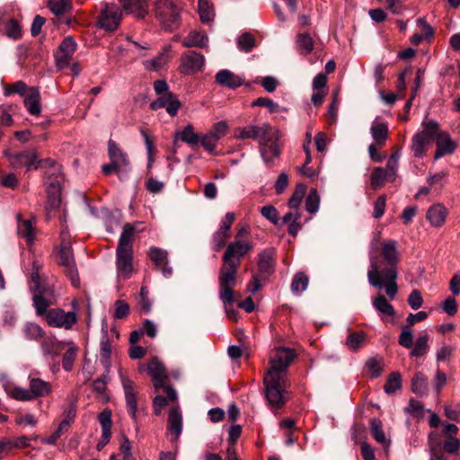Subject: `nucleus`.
<instances>
[{"instance_id":"1","label":"nucleus","mask_w":460,"mask_h":460,"mask_svg":"<svg viewBox=\"0 0 460 460\" xmlns=\"http://www.w3.org/2000/svg\"><path fill=\"white\" fill-rule=\"evenodd\" d=\"M369 269L367 279L369 285L377 289H385L390 300L394 299L398 292L397 265L400 254L397 250V242L386 240L382 243L380 254L371 252L369 254Z\"/></svg>"},{"instance_id":"2","label":"nucleus","mask_w":460,"mask_h":460,"mask_svg":"<svg viewBox=\"0 0 460 460\" xmlns=\"http://www.w3.org/2000/svg\"><path fill=\"white\" fill-rule=\"evenodd\" d=\"M296 357V350L279 347L270 359V368L263 379L265 397L272 411L281 409L287 402L286 375L290 363Z\"/></svg>"},{"instance_id":"3","label":"nucleus","mask_w":460,"mask_h":460,"mask_svg":"<svg viewBox=\"0 0 460 460\" xmlns=\"http://www.w3.org/2000/svg\"><path fill=\"white\" fill-rule=\"evenodd\" d=\"M253 250L250 241L234 239L229 243L222 256V266L219 270V297L224 305H231L234 301V287L236 284L237 270L242 258Z\"/></svg>"},{"instance_id":"4","label":"nucleus","mask_w":460,"mask_h":460,"mask_svg":"<svg viewBox=\"0 0 460 460\" xmlns=\"http://www.w3.org/2000/svg\"><path fill=\"white\" fill-rule=\"evenodd\" d=\"M135 227L130 224L124 226L116 249V268L119 278L128 279L135 272L133 265L132 237Z\"/></svg>"},{"instance_id":"5","label":"nucleus","mask_w":460,"mask_h":460,"mask_svg":"<svg viewBox=\"0 0 460 460\" xmlns=\"http://www.w3.org/2000/svg\"><path fill=\"white\" fill-rule=\"evenodd\" d=\"M155 14L166 31H172L180 26L181 10L172 0H157Z\"/></svg>"},{"instance_id":"6","label":"nucleus","mask_w":460,"mask_h":460,"mask_svg":"<svg viewBox=\"0 0 460 460\" xmlns=\"http://www.w3.org/2000/svg\"><path fill=\"white\" fill-rule=\"evenodd\" d=\"M421 132L413 136L411 149L415 157L420 158L426 155L427 147L438 134V123L434 120L424 121Z\"/></svg>"},{"instance_id":"7","label":"nucleus","mask_w":460,"mask_h":460,"mask_svg":"<svg viewBox=\"0 0 460 460\" xmlns=\"http://www.w3.org/2000/svg\"><path fill=\"white\" fill-rule=\"evenodd\" d=\"M57 263L62 268L63 273L71 281L74 287L80 284L79 274L72 247L56 248Z\"/></svg>"},{"instance_id":"8","label":"nucleus","mask_w":460,"mask_h":460,"mask_svg":"<svg viewBox=\"0 0 460 460\" xmlns=\"http://www.w3.org/2000/svg\"><path fill=\"white\" fill-rule=\"evenodd\" d=\"M31 292L33 293L32 302L36 314L43 316L46 314V310L56 304L57 296L54 287L41 283L38 288H34Z\"/></svg>"},{"instance_id":"9","label":"nucleus","mask_w":460,"mask_h":460,"mask_svg":"<svg viewBox=\"0 0 460 460\" xmlns=\"http://www.w3.org/2000/svg\"><path fill=\"white\" fill-rule=\"evenodd\" d=\"M279 135L276 128H273L266 137L261 138L259 143V149L261 158L267 165L273 164V159L280 155L281 150L279 145Z\"/></svg>"},{"instance_id":"10","label":"nucleus","mask_w":460,"mask_h":460,"mask_svg":"<svg viewBox=\"0 0 460 460\" xmlns=\"http://www.w3.org/2000/svg\"><path fill=\"white\" fill-rule=\"evenodd\" d=\"M122 18L121 9L115 4H103L97 24L106 31H113L118 29Z\"/></svg>"},{"instance_id":"11","label":"nucleus","mask_w":460,"mask_h":460,"mask_svg":"<svg viewBox=\"0 0 460 460\" xmlns=\"http://www.w3.org/2000/svg\"><path fill=\"white\" fill-rule=\"evenodd\" d=\"M45 316L47 323L51 327L63 328L70 330L77 322V317L74 312H65L60 308H49L46 310Z\"/></svg>"},{"instance_id":"12","label":"nucleus","mask_w":460,"mask_h":460,"mask_svg":"<svg viewBox=\"0 0 460 460\" xmlns=\"http://www.w3.org/2000/svg\"><path fill=\"white\" fill-rule=\"evenodd\" d=\"M54 178L47 180L46 192L47 204L46 210L48 214L51 211L58 210L61 203V180L62 176L53 173Z\"/></svg>"},{"instance_id":"13","label":"nucleus","mask_w":460,"mask_h":460,"mask_svg":"<svg viewBox=\"0 0 460 460\" xmlns=\"http://www.w3.org/2000/svg\"><path fill=\"white\" fill-rule=\"evenodd\" d=\"M76 50V42L71 36L66 37L58 46L55 54L56 66L58 69L69 66L73 55Z\"/></svg>"},{"instance_id":"14","label":"nucleus","mask_w":460,"mask_h":460,"mask_svg":"<svg viewBox=\"0 0 460 460\" xmlns=\"http://www.w3.org/2000/svg\"><path fill=\"white\" fill-rule=\"evenodd\" d=\"M273 128H274L269 123H263L261 126L251 124L245 127H239L234 129V137L242 140L254 139L260 142L261 139L266 137Z\"/></svg>"},{"instance_id":"15","label":"nucleus","mask_w":460,"mask_h":460,"mask_svg":"<svg viewBox=\"0 0 460 460\" xmlns=\"http://www.w3.org/2000/svg\"><path fill=\"white\" fill-rule=\"evenodd\" d=\"M180 60L181 72L185 75H193L201 71L205 64L204 56L193 50L183 52Z\"/></svg>"},{"instance_id":"16","label":"nucleus","mask_w":460,"mask_h":460,"mask_svg":"<svg viewBox=\"0 0 460 460\" xmlns=\"http://www.w3.org/2000/svg\"><path fill=\"white\" fill-rule=\"evenodd\" d=\"M5 156L8 158L10 165L14 169H21L25 167L30 171L31 166L35 164L39 158L38 153L35 149L24 150L17 153L5 152Z\"/></svg>"},{"instance_id":"17","label":"nucleus","mask_w":460,"mask_h":460,"mask_svg":"<svg viewBox=\"0 0 460 460\" xmlns=\"http://www.w3.org/2000/svg\"><path fill=\"white\" fill-rule=\"evenodd\" d=\"M181 102L172 93H166V94L159 95V97L150 103V109L156 111L162 108H165L167 113L172 117L178 113L181 108Z\"/></svg>"},{"instance_id":"18","label":"nucleus","mask_w":460,"mask_h":460,"mask_svg":"<svg viewBox=\"0 0 460 460\" xmlns=\"http://www.w3.org/2000/svg\"><path fill=\"white\" fill-rule=\"evenodd\" d=\"M98 420L102 427V436L97 442L96 449L101 451L110 442L111 438V411L109 409L103 410L99 413Z\"/></svg>"},{"instance_id":"19","label":"nucleus","mask_w":460,"mask_h":460,"mask_svg":"<svg viewBox=\"0 0 460 460\" xmlns=\"http://www.w3.org/2000/svg\"><path fill=\"white\" fill-rule=\"evenodd\" d=\"M147 372L151 376L153 380V385L155 390H158L164 385H166V380L168 379V375L164 366L158 361L156 358L152 359L147 364Z\"/></svg>"},{"instance_id":"20","label":"nucleus","mask_w":460,"mask_h":460,"mask_svg":"<svg viewBox=\"0 0 460 460\" xmlns=\"http://www.w3.org/2000/svg\"><path fill=\"white\" fill-rule=\"evenodd\" d=\"M275 256L276 252L273 248L265 249L258 254L259 275L268 278L273 272Z\"/></svg>"},{"instance_id":"21","label":"nucleus","mask_w":460,"mask_h":460,"mask_svg":"<svg viewBox=\"0 0 460 460\" xmlns=\"http://www.w3.org/2000/svg\"><path fill=\"white\" fill-rule=\"evenodd\" d=\"M437 150L434 158L439 159L440 157L450 155L455 152L456 144L452 141L450 136L447 132H440L438 129V134L435 136Z\"/></svg>"},{"instance_id":"22","label":"nucleus","mask_w":460,"mask_h":460,"mask_svg":"<svg viewBox=\"0 0 460 460\" xmlns=\"http://www.w3.org/2000/svg\"><path fill=\"white\" fill-rule=\"evenodd\" d=\"M126 13L134 15L137 19H144L148 14L146 0H119Z\"/></svg>"},{"instance_id":"23","label":"nucleus","mask_w":460,"mask_h":460,"mask_svg":"<svg viewBox=\"0 0 460 460\" xmlns=\"http://www.w3.org/2000/svg\"><path fill=\"white\" fill-rule=\"evenodd\" d=\"M122 386L125 392L127 408L129 415L135 419L137 410V394L135 392L134 382L128 377H122Z\"/></svg>"},{"instance_id":"24","label":"nucleus","mask_w":460,"mask_h":460,"mask_svg":"<svg viewBox=\"0 0 460 460\" xmlns=\"http://www.w3.org/2000/svg\"><path fill=\"white\" fill-rule=\"evenodd\" d=\"M163 394L156 395L153 400L154 413L158 416L161 414L163 408L168 404L169 402H176L178 399L177 393L172 385H164Z\"/></svg>"},{"instance_id":"25","label":"nucleus","mask_w":460,"mask_h":460,"mask_svg":"<svg viewBox=\"0 0 460 460\" xmlns=\"http://www.w3.org/2000/svg\"><path fill=\"white\" fill-rule=\"evenodd\" d=\"M23 104L31 115L38 116L40 114V93L38 87L29 88L27 93L24 95Z\"/></svg>"},{"instance_id":"26","label":"nucleus","mask_w":460,"mask_h":460,"mask_svg":"<svg viewBox=\"0 0 460 460\" xmlns=\"http://www.w3.org/2000/svg\"><path fill=\"white\" fill-rule=\"evenodd\" d=\"M167 430L173 436L172 441H177L182 430V418L179 406L172 407L169 411Z\"/></svg>"},{"instance_id":"27","label":"nucleus","mask_w":460,"mask_h":460,"mask_svg":"<svg viewBox=\"0 0 460 460\" xmlns=\"http://www.w3.org/2000/svg\"><path fill=\"white\" fill-rule=\"evenodd\" d=\"M108 152L111 162L116 164L123 172L126 171L129 165L128 155L111 139L108 142Z\"/></svg>"},{"instance_id":"28","label":"nucleus","mask_w":460,"mask_h":460,"mask_svg":"<svg viewBox=\"0 0 460 460\" xmlns=\"http://www.w3.org/2000/svg\"><path fill=\"white\" fill-rule=\"evenodd\" d=\"M216 83L221 86L235 89L243 84V79L227 69L220 70L215 77Z\"/></svg>"},{"instance_id":"29","label":"nucleus","mask_w":460,"mask_h":460,"mask_svg":"<svg viewBox=\"0 0 460 460\" xmlns=\"http://www.w3.org/2000/svg\"><path fill=\"white\" fill-rule=\"evenodd\" d=\"M113 351V346L107 330L102 329V335L100 341V361L102 365L109 370L111 367V358Z\"/></svg>"},{"instance_id":"30","label":"nucleus","mask_w":460,"mask_h":460,"mask_svg":"<svg viewBox=\"0 0 460 460\" xmlns=\"http://www.w3.org/2000/svg\"><path fill=\"white\" fill-rule=\"evenodd\" d=\"M29 387L33 400L38 397H45L52 393V385L39 377H29Z\"/></svg>"},{"instance_id":"31","label":"nucleus","mask_w":460,"mask_h":460,"mask_svg":"<svg viewBox=\"0 0 460 460\" xmlns=\"http://www.w3.org/2000/svg\"><path fill=\"white\" fill-rule=\"evenodd\" d=\"M208 37L205 32L199 31H191L182 40L181 44L185 48H208Z\"/></svg>"},{"instance_id":"32","label":"nucleus","mask_w":460,"mask_h":460,"mask_svg":"<svg viewBox=\"0 0 460 460\" xmlns=\"http://www.w3.org/2000/svg\"><path fill=\"white\" fill-rule=\"evenodd\" d=\"M370 133L374 139V143L379 147H383L388 139V125L385 122L373 123L370 128Z\"/></svg>"},{"instance_id":"33","label":"nucleus","mask_w":460,"mask_h":460,"mask_svg":"<svg viewBox=\"0 0 460 460\" xmlns=\"http://www.w3.org/2000/svg\"><path fill=\"white\" fill-rule=\"evenodd\" d=\"M41 349L44 355L56 358L63 350V344L57 341L55 337L44 336L41 341Z\"/></svg>"},{"instance_id":"34","label":"nucleus","mask_w":460,"mask_h":460,"mask_svg":"<svg viewBox=\"0 0 460 460\" xmlns=\"http://www.w3.org/2000/svg\"><path fill=\"white\" fill-rule=\"evenodd\" d=\"M177 140L187 143L190 146H195L199 142V135L194 132L191 124H188L181 131H176L174 134V144Z\"/></svg>"},{"instance_id":"35","label":"nucleus","mask_w":460,"mask_h":460,"mask_svg":"<svg viewBox=\"0 0 460 460\" xmlns=\"http://www.w3.org/2000/svg\"><path fill=\"white\" fill-rule=\"evenodd\" d=\"M447 217V209L441 204L430 207L427 212V218L433 226H441Z\"/></svg>"},{"instance_id":"36","label":"nucleus","mask_w":460,"mask_h":460,"mask_svg":"<svg viewBox=\"0 0 460 460\" xmlns=\"http://www.w3.org/2000/svg\"><path fill=\"white\" fill-rule=\"evenodd\" d=\"M34 167H35V169L49 168V170H51V172L48 171L45 172V174L48 177V180H49V177H51V179L54 178L53 173L62 176L59 165L58 164V163L55 160H53L51 158H45V159H40V160L37 159V161L34 164Z\"/></svg>"},{"instance_id":"37","label":"nucleus","mask_w":460,"mask_h":460,"mask_svg":"<svg viewBox=\"0 0 460 460\" xmlns=\"http://www.w3.org/2000/svg\"><path fill=\"white\" fill-rule=\"evenodd\" d=\"M373 306L384 315L393 316L395 314L394 306L387 301L385 296L381 294L373 300Z\"/></svg>"},{"instance_id":"38","label":"nucleus","mask_w":460,"mask_h":460,"mask_svg":"<svg viewBox=\"0 0 460 460\" xmlns=\"http://www.w3.org/2000/svg\"><path fill=\"white\" fill-rule=\"evenodd\" d=\"M22 332L26 337V339L30 341H40L43 339L45 336V332L43 329L35 323H27L24 324L22 328Z\"/></svg>"},{"instance_id":"39","label":"nucleus","mask_w":460,"mask_h":460,"mask_svg":"<svg viewBox=\"0 0 460 460\" xmlns=\"http://www.w3.org/2000/svg\"><path fill=\"white\" fill-rule=\"evenodd\" d=\"M428 390V378L421 372L414 374L411 379V391L419 395L425 394Z\"/></svg>"},{"instance_id":"40","label":"nucleus","mask_w":460,"mask_h":460,"mask_svg":"<svg viewBox=\"0 0 460 460\" xmlns=\"http://www.w3.org/2000/svg\"><path fill=\"white\" fill-rule=\"evenodd\" d=\"M17 233L19 236L25 239L27 244L34 241L35 234L31 220H24L18 225Z\"/></svg>"},{"instance_id":"41","label":"nucleus","mask_w":460,"mask_h":460,"mask_svg":"<svg viewBox=\"0 0 460 460\" xmlns=\"http://www.w3.org/2000/svg\"><path fill=\"white\" fill-rule=\"evenodd\" d=\"M429 336L427 333L418 337L414 345L411 347V356L416 358L424 356L429 348Z\"/></svg>"},{"instance_id":"42","label":"nucleus","mask_w":460,"mask_h":460,"mask_svg":"<svg viewBox=\"0 0 460 460\" xmlns=\"http://www.w3.org/2000/svg\"><path fill=\"white\" fill-rule=\"evenodd\" d=\"M169 61V49H164L161 53L150 60L145 62V66L148 70H158L166 65Z\"/></svg>"},{"instance_id":"43","label":"nucleus","mask_w":460,"mask_h":460,"mask_svg":"<svg viewBox=\"0 0 460 460\" xmlns=\"http://www.w3.org/2000/svg\"><path fill=\"white\" fill-rule=\"evenodd\" d=\"M296 46L303 55H308L314 49V40L308 33H299L296 36Z\"/></svg>"},{"instance_id":"44","label":"nucleus","mask_w":460,"mask_h":460,"mask_svg":"<svg viewBox=\"0 0 460 460\" xmlns=\"http://www.w3.org/2000/svg\"><path fill=\"white\" fill-rule=\"evenodd\" d=\"M402 388V376L399 372H393L389 375L384 390L387 394H393Z\"/></svg>"},{"instance_id":"45","label":"nucleus","mask_w":460,"mask_h":460,"mask_svg":"<svg viewBox=\"0 0 460 460\" xmlns=\"http://www.w3.org/2000/svg\"><path fill=\"white\" fill-rule=\"evenodd\" d=\"M198 6L200 21L204 23L212 22L215 17V12L208 0H199Z\"/></svg>"},{"instance_id":"46","label":"nucleus","mask_w":460,"mask_h":460,"mask_svg":"<svg viewBox=\"0 0 460 460\" xmlns=\"http://www.w3.org/2000/svg\"><path fill=\"white\" fill-rule=\"evenodd\" d=\"M309 284V279L305 272H297L292 280L291 290L295 294H300L305 291Z\"/></svg>"},{"instance_id":"47","label":"nucleus","mask_w":460,"mask_h":460,"mask_svg":"<svg viewBox=\"0 0 460 460\" xmlns=\"http://www.w3.org/2000/svg\"><path fill=\"white\" fill-rule=\"evenodd\" d=\"M306 191V186L303 183H298L289 199L288 205L292 210H298L302 202L303 198L305 197Z\"/></svg>"},{"instance_id":"48","label":"nucleus","mask_w":460,"mask_h":460,"mask_svg":"<svg viewBox=\"0 0 460 460\" xmlns=\"http://www.w3.org/2000/svg\"><path fill=\"white\" fill-rule=\"evenodd\" d=\"M48 6L57 16L62 15L72 9L71 0H49Z\"/></svg>"},{"instance_id":"49","label":"nucleus","mask_w":460,"mask_h":460,"mask_svg":"<svg viewBox=\"0 0 460 460\" xmlns=\"http://www.w3.org/2000/svg\"><path fill=\"white\" fill-rule=\"evenodd\" d=\"M237 47L243 52H251L255 47V38L250 32L241 34L237 39Z\"/></svg>"},{"instance_id":"50","label":"nucleus","mask_w":460,"mask_h":460,"mask_svg":"<svg viewBox=\"0 0 460 460\" xmlns=\"http://www.w3.org/2000/svg\"><path fill=\"white\" fill-rule=\"evenodd\" d=\"M366 337L364 332H350L346 339V345L351 350H358L364 343Z\"/></svg>"},{"instance_id":"51","label":"nucleus","mask_w":460,"mask_h":460,"mask_svg":"<svg viewBox=\"0 0 460 460\" xmlns=\"http://www.w3.org/2000/svg\"><path fill=\"white\" fill-rule=\"evenodd\" d=\"M387 177L389 174L384 168L376 167L371 172L370 184L373 189H378L384 185Z\"/></svg>"},{"instance_id":"52","label":"nucleus","mask_w":460,"mask_h":460,"mask_svg":"<svg viewBox=\"0 0 460 460\" xmlns=\"http://www.w3.org/2000/svg\"><path fill=\"white\" fill-rule=\"evenodd\" d=\"M149 258L158 268L162 265L168 264V253L165 250L151 247L149 251Z\"/></svg>"},{"instance_id":"53","label":"nucleus","mask_w":460,"mask_h":460,"mask_svg":"<svg viewBox=\"0 0 460 460\" xmlns=\"http://www.w3.org/2000/svg\"><path fill=\"white\" fill-rule=\"evenodd\" d=\"M29 88L23 81H16L13 84H7L4 85V94L9 96L11 94L25 95Z\"/></svg>"},{"instance_id":"54","label":"nucleus","mask_w":460,"mask_h":460,"mask_svg":"<svg viewBox=\"0 0 460 460\" xmlns=\"http://www.w3.org/2000/svg\"><path fill=\"white\" fill-rule=\"evenodd\" d=\"M137 304L142 312L147 314L151 311L152 303L149 299V290L146 287H141Z\"/></svg>"},{"instance_id":"55","label":"nucleus","mask_w":460,"mask_h":460,"mask_svg":"<svg viewBox=\"0 0 460 460\" xmlns=\"http://www.w3.org/2000/svg\"><path fill=\"white\" fill-rule=\"evenodd\" d=\"M319 203L320 197L317 190L315 189H311L305 199L306 210L311 214L315 213L319 208Z\"/></svg>"},{"instance_id":"56","label":"nucleus","mask_w":460,"mask_h":460,"mask_svg":"<svg viewBox=\"0 0 460 460\" xmlns=\"http://www.w3.org/2000/svg\"><path fill=\"white\" fill-rule=\"evenodd\" d=\"M5 34L7 37L19 40L22 38V26L18 21L11 19L7 22L5 26Z\"/></svg>"},{"instance_id":"57","label":"nucleus","mask_w":460,"mask_h":460,"mask_svg":"<svg viewBox=\"0 0 460 460\" xmlns=\"http://www.w3.org/2000/svg\"><path fill=\"white\" fill-rule=\"evenodd\" d=\"M398 343L407 349L413 346V334L410 326L404 325L399 335Z\"/></svg>"},{"instance_id":"58","label":"nucleus","mask_w":460,"mask_h":460,"mask_svg":"<svg viewBox=\"0 0 460 460\" xmlns=\"http://www.w3.org/2000/svg\"><path fill=\"white\" fill-rule=\"evenodd\" d=\"M231 234L223 231L217 230L214 233L212 237L213 249L216 252H219L226 243Z\"/></svg>"},{"instance_id":"59","label":"nucleus","mask_w":460,"mask_h":460,"mask_svg":"<svg viewBox=\"0 0 460 460\" xmlns=\"http://www.w3.org/2000/svg\"><path fill=\"white\" fill-rule=\"evenodd\" d=\"M370 428H371L372 435L375 438V439L378 443H381V444L385 443L386 438H385V435L382 429L381 420L378 419L371 420Z\"/></svg>"},{"instance_id":"60","label":"nucleus","mask_w":460,"mask_h":460,"mask_svg":"<svg viewBox=\"0 0 460 460\" xmlns=\"http://www.w3.org/2000/svg\"><path fill=\"white\" fill-rule=\"evenodd\" d=\"M252 106L266 107L271 113L279 111V104L273 102L271 99L266 97H259L255 99L252 102Z\"/></svg>"},{"instance_id":"61","label":"nucleus","mask_w":460,"mask_h":460,"mask_svg":"<svg viewBox=\"0 0 460 460\" xmlns=\"http://www.w3.org/2000/svg\"><path fill=\"white\" fill-rule=\"evenodd\" d=\"M228 131V124L225 120L215 123L208 133L213 136L217 141L225 137Z\"/></svg>"},{"instance_id":"62","label":"nucleus","mask_w":460,"mask_h":460,"mask_svg":"<svg viewBox=\"0 0 460 460\" xmlns=\"http://www.w3.org/2000/svg\"><path fill=\"white\" fill-rule=\"evenodd\" d=\"M11 396L18 401H31L33 397L31 393V389H25L22 387H13L10 392Z\"/></svg>"},{"instance_id":"63","label":"nucleus","mask_w":460,"mask_h":460,"mask_svg":"<svg viewBox=\"0 0 460 460\" xmlns=\"http://www.w3.org/2000/svg\"><path fill=\"white\" fill-rule=\"evenodd\" d=\"M129 314V305L124 300H117L115 302V312L113 317L115 319L126 318Z\"/></svg>"},{"instance_id":"64","label":"nucleus","mask_w":460,"mask_h":460,"mask_svg":"<svg viewBox=\"0 0 460 460\" xmlns=\"http://www.w3.org/2000/svg\"><path fill=\"white\" fill-rule=\"evenodd\" d=\"M199 142L207 151L212 153L218 141L208 132L207 134L199 135Z\"/></svg>"}]
</instances>
